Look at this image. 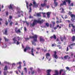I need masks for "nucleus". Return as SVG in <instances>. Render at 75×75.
I'll use <instances>...</instances> for the list:
<instances>
[{
	"label": "nucleus",
	"instance_id": "1",
	"mask_svg": "<svg viewBox=\"0 0 75 75\" xmlns=\"http://www.w3.org/2000/svg\"><path fill=\"white\" fill-rule=\"evenodd\" d=\"M44 20H42L41 21L40 20L38 21L35 20L33 21L32 24H30V27H34V26H35V24H37V23H40V24H42Z\"/></svg>",
	"mask_w": 75,
	"mask_h": 75
},
{
	"label": "nucleus",
	"instance_id": "2",
	"mask_svg": "<svg viewBox=\"0 0 75 75\" xmlns=\"http://www.w3.org/2000/svg\"><path fill=\"white\" fill-rule=\"evenodd\" d=\"M38 38V36L36 35H35L33 36H29V38H33V41H32V43L33 45H35V42H38V40H37V38Z\"/></svg>",
	"mask_w": 75,
	"mask_h": 75
},
{
	"label": "nucleus",
	"instance_id": "3",
	"mask_svg": "<svg viewBox=\"0 0 75 75\" xmlns=\"http://www.w3.org/2000/svg\"><path fill=\"white\" fill-rule=\"evenodd\" d=\"M67 2L68 4L69 5V4H71V0H64L63 2V3L61 4L59 7H61L62 6H63L64 5L65 6L67 5V2Z\"/></svg>",
	"mask_w": 75,
	"mask_h": 75
},
{
	"label": "nucleus",
	"instance_id": "4",
	"mask_svg": "<svg viewBox=\"0 0 75 75\" xmlns=\"http://www.w3.org/2000/svg\"><path fill=\"white\" fill-rule=\"evenodd\" d=\"M71 14H72V12H71L70 11H69V13H68V14H69V15H70V16L71 18V21H72V22L74 23V22H75V15Z\"/></svg>",
	"mask_w": 75,
	"mask_h": 75
},
{
	"label": "nucleus",
	"instance_id": "5",
	"mask_svg": "<svg viewBox=\"0 0 75 75\" xmlns=\"http://www.w3.org/2000/svg\"><path fill=\"white\" fill-rule=\"evenodd\" d=\"M11 19H12V16H10L8 21V23H9V25L10 26H12V24H14L13 21H11Z\"/></svg>",
	"mask_w": 75,
	"mask_h": 75
},
{
	"label": "nucleus",
	"instance_id": "6",
	"mask_svg": "<svg viewBox=\"0 0 75 75\" xmlns=\"http://www.w3.org/2000/svg\"><path fill=\"white\" fill-rule=\"evenodd\" d=\"M22 64V63L21 62H20L18 63H17V65H18V64H19V66L18 67V70L20 73H21V71H20V70L19 69H21V64Z\"/></svg>",
	"mask_w": 75,
	"mask_h": 75
},
{
	"label": "nucleus",
	"instance_id": "7",
	"mask_svg": "<svg viewBox=\"0 0 75 75\" xmlns=\"http://www.w3.org/2000/svg\"><path fill=\"white\" fill-rule=\"evenodd\" d=\"M47 0H44V3L41 4H40L41 7L44 8V7H46V5H47L46 3H47Z\"/></svg>",
	"mask_w": 75,
	"mask_h": 75
},
{
	"label": "nucleus",
	"instance_id": "8",
	"mask_svg": "<svg viewBox=\"0 0 75 75\" xmlns=\"http://www.w3.org/2000/svg\"><path fill=\"white\" fill-rule=\"evenodd\" d=\"M31 50V48L28 46L26 47L25 48L24 50V52H27V50Z\"/></svg>",
	"mask_w": 75,
	"mask_h": 75
},
{
	"label": "nucleus",
	"instance_id": "9",
	"mask_svg": "<svg viewBox=\"0 0 75 75\" xmlns=\"http://www.w3.org/2000/svg\"><path fill=\"white\" fill-rule=\"evenodd\" d=\"M75 45V43H73V44H71L70 45H68L70 49L71 50L72 49H73V46Z\"/></svg>",
	"mask_w": 75,
	"mask_h": 75
},
{
	"label": "nucleus",
	"instance_id": "10",
	"mask_svg": "<svg viewBox=\"0 0 75 75\" xmlns=\"http://www.w3.org/2000/svg\"><path fill=\"white\" fill-rule=\"evenodd\" d=\"M57 52L56 51H54V52L53 56L54 57V58H55V59H58V56H57Z\"/></svg>",
	"mask_w": 75,
	"mask_h": 75
},
{
	"label": "nucleus",
	"instance_id": "11",
	"mask_svg": "<svg viewBox=\"0 0 75 75\" xmlns=\"http://www.w3.org/2000/svg\"><path fill=\"white\" fill-rule=\"evenodd\" d=\"M15 31L16 32V33H21V31H20V29H19L17 30V27H16L15 29Z\"/></svg>",
	"mask_w": 75,
	"mask_h": 75
},
{
	"label": "nucleus",
	"instance_id": "12",
	"mask_svg": "<svg viewBox=\"0 0 75 75\" xmlns=\"http://www.w3.org/2000/svg\"><path fill=\"white\" fill-rule=\"evenodd\" d=\"M52 71V70L51 69H48L47 70L46 72L47 73V75H51V74H50V72Z\"/></svg>",
	"mask_w": 75,
	"mask_h": 75
},
{
	"label": "nucleus",
	"instance_id": "13",
	"mask_svg": "<svg viewBox=\"0 0 75 75\" xmlns=\"http://www.w3.org/2000/svg\"><path fill=\"white\" fill-rule=\"evenodd\" d=\"M40 42H44L45 41V40L43 38L40 36Z\"/></svg>",
	"mask_w": 75,
	"mask_h": 75
},
{
	"label": "nucleus",
	"instance_id": "14",
	"mask_svg": "<svg viewBox=\"0 0 75 75\" xmlns=\"http://www.w3.org/2000/svg\"><path fill=\"white\" fill-rule=\"evenodd\" d=\"M51 40H52V38H54V40H56L57 39V36L55 35H53V36H51L50 38Z\"/></svg>",
	"mask_w": 75,
	"mask_h": 75
},
{
	"label": "nucleus",
	"instance_id": "15",
	"mask_svg": "<svg viewBox=\"0 0 75 75\" xmlns=\"http://www.w3.org/2000/svg\"><path fill=\"white\" fill-rule=\"evenodd\" d=\"M64 58L65 59H69L71 58V57L68 55H67L64 56Z\"/></svg>",
	"mask_w": 75,
	"mask_h": 75
},
{
	"label": "nucleus",
	"instance_id": "16",
	"mask_svg": "<svg viewBox=\"0 0 75 75\" xmlns=\"http://www.w3.org/2000/svg\"><path fill=\"white\" fill-rule=\"evenodd\" d=\"M47 18H49L50 17V15L51 14V12H48L46 13Z\"/></svg>",
	"mask_w": 75,
	"mask_h": 75
},
{
	"label": "nucleus",
	"instance_id": "17",
	"mask_svg": "<svg viewBox=\"0 0 75 75\" xmlns=\"http://www.w3.org/2000/svg\"><path fill=\"white\" fill-rule=\"evenodd\" d=\"M8 8L9 9H11L12 10H13V7L12 6L11 4H10V5L8 6Z\"/></svg>",
	"mask_w": 75,
	"mask_h": 75
},
{
	"label": "nucleus",
	"instance_id": "18",
	"mask_svg": "<svg viewBox=\"0 0 75 75\" xmlns=\"http://www.w3.org/2000/svg\"><path fill=\"white\" fill-rule=\"evenodd\" d=\"M60 38L61 41H63L64 40H66V37L65 36L64 37V38H63L62 37H60Z\"/></svg>",
	"mask_w": 75,
	"mask_h": 75
},
{
	"label": "nucleus",
	"instance_id": "19",
	"mask_svg": "<svg viewBox=\"0 0 75 75\" xmlns=\"http://www.w3.org/2000/svg\"><path fill=\"white\" fill-rule=\"evenodd\" d=\"M71 41L72 42H74L75 40V36H73L71 38Z\"/></svg>",
	"mask_w": 75,
	"mask_h": 75
},
{
	"label": "nucleus",
	"instance_id": "20",
	"mask_svg": "<svg viewBox=\"0 0 75 75\" xmlns=\"http://www.w3.org/2000/svg\"><path fill=\"white\" fill-rule=\"evenodd\" d=\"M34 49L33 48H31V55H33V56H34Z\"/></svg>",
	"mask_w": 75,
	"mask_h": 75
},
{
	"label": "nucleus",
	"instance_id": "21",
	"mask_svg": "<svg viewBox=\"0 0 75 75\" xmlns=\"http://www.w3.org/2000/svg\"><path fill=\"white\" fill-rule=\"evenodd\" d=\"M4 34L6 35H8V33H7V28H6L5 30V32L4 33Z\"/></svg>",
	"mask_w": 75,
	"mask_h": 75
},
{
	"label": "nucleus",
	"instance_id": "22",
	"mask_svg": "<svg viewBox=\"0 0 75 75\" xmlns=\"http://www.w3.org/2000/svg\"><path fill=\"white\" fill-rule=\"evenodd\" d=\"M55 74H54L53 75H59V72H58V71L57 70H56L55 71Z\"/></svg>",
	"mask_w": 75,
	"mask_h": 75
},
{
	"label": "nucleus",
	"instance_id": "23",
	"mask_svg": "<svg viewBox=\"0 0 75 75\" xmlns=\"http://www.w3.org/2000/svg\"><path fill=\"white\" fill-rule=\"evenodd\" d=\"M56 0H54V4L55 7H57L58 6V2H56Z\"/></svg>",
	"mask_w": 75,
	"mask_h": 75
},
{
	"label": "nucleus",
	"instance_id": "24",
	"mask_svg": "<svg viewBox=\"0 0 75 75\" xmlns=\"http://www.w3.org/2000/svg\"><path fill=\"white\" fill-rule=\"evenodd\" d=\"M63 71L65 72V70L62 69L60 70L59 71V74L60 75H61V74H62V72H63Z\"/></svg>",
	"mask_w": 75,
	"mask_h": 75
},
{
	"label": "nucleus",
	"instance_id": "25",
	"mask_svg": "<svg viewBox=\"0 0 75 75\" xmlns=\"http://www.w3.org/2000/svg\"><path fill=\"white\" fill-rule=\"evenodd\" d=\"M48 57H50V54L49 53H47L46 54V58L47 59H48Z\"/></svg>",
	"mask_w": 75,
	"mask_h": 75
},
{
	"label": "nucleus",
	"instance_id": "26",
	"mask_svg": "<svg viewBox=\"0 0 75 75\" xmlns=\"http://www.w3.org/2000/svg\"><path fill=\"white\" fill-rule=\"evenodd\" d=\"M16 38L15 37L13 39V41L14 43L16 44V42L17 41L16 39Z\"/></svg>",
	"mask_w": 75,
	"mask_h": 75
},
{
	"label": "nucleus",
	"instance_id": "27",
	"mask_svg": "<svg viewBox=\"0 0 75 75\" xmlns=\"http://www.w3.org/2000/svg\"><path fill=\"white\" fill-rule=\"evenodd\" d=\"M35 74V71L34 70L31 71V75H34Z\"/></svg>",
	"mask_w": 75,
	"mask_h": 75
},
{
	"label": "nucleus",
	"instance_id": "28",
	"mask_svg": "<svg viewBox=\"0 0 75 75\" xmlns=\"http://www.w3.org/2000/svg\"><path fill=\"white\" fill-rule=\"evenodd\" d=\"M4 69V71H7V65L5 66Z\"/></svg>",
	"mask_w": 75,
	"mask_h": 75
},
{
	"label": "nucleus",
	"instance_id": "29",
	"mask_svg": "<svg viewBox=\"0 0 75 75\" xmlns=\"http://www.w3.org/2000/svg\"><path fill=\"white\" fill-rule=\"evenodd\" d=\"M62 11H61V13H65V11H64V9L63 8H62Z\"/></svg>",
	"mask_w": 75,
	"mask_h": 75
},
{
	"label": "nucleus",
	"instance_id": "30",
	"mask_svg": "<svg viewBox=\"0 0 75 75\" xmlns=\"http://www.w3.org/2000/svg\"><path fill=\"white\" fill-rule=\"evenodd\" d=\"M74 3H71V4H69V7H71V6H72V7H73V6H74Z\"/></svg>",
	"mask_w": 75,
	"mask_h": 75
},
{
	"label": "nucleus",
	"instance_id": "31",
	"mask_svg": "<svg viewBox=\"0 0 75 75\" xmlns=\"http://www.w3.org/2000/svg\"><path fill=\"white\" fill-rule=\"evenodd\" d=\"M4 40H5V41H7V42H8V41H9V39L6 38V37H4Z\"/></svg>",
	"mask_w": 75,
	"mask_h": 75
},
{
	"label": "nucleus",
	"instance_id": "32",
	"mask_svg": "<svg viewBox=\"0 0 75 75\" xmlns=\"http://www.w3.org/2000/svg\"><path fill=\"white\" fill-rule=\"evenodd\" d=\"M45 25L47 27H48L49 26V23H45Z\"/></svg>",
	"mask_w": 75,
	"mask_h": 75
},
{
	"label": "nucleus",
	"instance_id": "33",
	"mask_svg": "<svg viewBox=\"0 0 75 75\" xmlns=\"http://www.w3.org/2000/svg\"><path fill=\"white\" fill-rule=\"evenodd\" d=\"M29 13H31V12L32 11V9H31V7H30V8H29Z\"/></svg>",
	"mask_w": 75,
	"mask_h": 75
},
{
	"label": "nucleus",
	"instance_id": "34",
	"mask_svg": "<svg viewBox=\"0 0 75 75\" xmlns=\"http://www.w3.org/2000/svg\"><path fill=\"white\" fill-rule=\"evenodd\" d=\"M8 73V71H7L6 72V71H4V75H7V73Z\"/></svg>",
	"mask_w": 75,
	"mask_h": 75
},
{
	"label": "nucleus",
	"instance_id": "35",
	"mask_svg": "<svg viewBox=\"0 0 75 75\" xmlns=\"http://www.w3.org/2000/svg\"><path fill=\"white\" fill-rule=\"evenodd\" d=\"M16 38H18V41H20V40L21 39V38L19 37V36H17L16 37Z\"/></svg>",
	"mask_w": 75,
	"mask_h": 75
},
{
	"label": "nucleus",
	"instance_id": "36",
	"mask_svg": "<svg viewBox=\"0 0 75 75\" xmlns=\"http://www.w3.org/2000/svg\"><path fill=\"white\" fill-rule=\"evenodd\" d=\"M33 4L35 6H36V2L35 1H33Z\"/></svg>",
	"mask_w": 75,
	"mask_h": 75
},
{
	"label": "nucleus",
	"instance_id": "37",
	"mask_svg": "<svg viewBox=\"0 0 75 75\" xmlns=\"http://www.w3.org/2000/svg\"><path fill=\"white\" fill-rule=\"evenodd\" d=\"M57 47H59V49H61L62 48V46H60V45H58L57 46Z\"/></svg>",
	"mask_w": 75,
	"mask_h": 75
},
{
	"label": "nucleus",
	"instance_id": "38",
	"mask_svg": "<svg viewBox=\"0 0 75 75\" xmlns=\"http://www.w3.org/2000/svg\"><path fill=\"white\" fill-rule=\"evenodd\" d=\"M8 22H7V21H5V24L6 25H8Z\"/></svg>",
	"mask_w": 75,
	"mask_h": 75
},
{
	"label": "nucleus",
	"instance_id": "39",
	"mask_svg": "<svg viewBox=\"0 0 75 75\" xmlns=\"http://www.w3.org/2000/svg\"><path fill=\"white\" fill-rule=\"evenodd\" d=\"M37 16L38 17H40L41 16V14L40 13H37Z\"/></svg>",
	"mask_w": 75,
	"mask_h": 75
},
{
	"label": "nucleus",
	"instance_id": "40",
	"mask_svg": "<svg viewBox=\"0 0 75 75\" xmlns=\"http://www.w3.org/2000/svg\"><path fill=\"white\" fill-rule=\"evenodd\" d=\"M24 70H25V72L27 73V68H24Z\"/></svg>",
	"mask_w": 75,
	"mask_h": 75
},
{
	"label": "nucleus",
	"instance_id": "41",
	"mask_svg": "<svg viewBox=\"0 0 75 75\" xmlns=\"http://www.w3.org/2000/svg\"><path fill=\"white\" fill-rule=\"evenodd\" d=\"M56 44L55 43H54V44H52V47H54V46H56Z\"/></svg>",
	"mask_w": 75,
	"mask_h": 75
},
{
	"label": "nucleus",
	"instance_id": "42",
	"mask_svg": "<svg viewBox=\"0 0 75 75\" xmlns=\"http://www.w3.org/2000/svg\"><path fill=\"white\" fill-rule=\"evenodd\" d=\"M52 23L53 26H54V25H55V22H52Z\"/></svg>",
	"mask_w": 75,
	"mask_h": 75
},
{
	"label": "nucleus",
	"instance_id": "43",
	"mask_svg": "<svg viewBox=\"0 0 75 75\" xmlns=\"http://www.w3.org/2000/svg\"><path fill=\"white\" fill-rule=\"evenodd\" d=\"M15 72L16 73V74H17V75H18V71L16 70V71H15Z\"/></svg>",
	"mask_w": 75,
	"mask_h": 75
},
{
	"label": "nucleus",
	"instance_id": "44",
	"mask_svg": "<svg viewBox=\"0 0 75 75\" xmlns=\"http://www.w3.org/2000/svg\"><path fill=\"white\" fill-rule=\"evenodd\" d=\"M28 3L26 2V7H27V8H28Z\"/></svg>",
	"mask_w": 75,
	"mask_h": 75
},
{
	"label": "nucleus",
	"instance_id": "45",
	"mask_svg": "<svg viewBox=\"0 0 75 75\" xmlns=\"http://www.w3.org/2000/svg\"><path fill=\"white\" fill-rule=\"evenodd\" d=\"M6 16H8V11L6 12Z\"/></svg>",
	"mask_w": 75,
	"mask_h": 75
},
{
	"label": "nucleus",
	"instance_id": "46",
	"mask_svg": "<svg viewBox=\"0 0 75 75\" xmlns=\"http://www.w3.org/2000/svg\"><path fill=\"white\" fill-rule=\"evenodd\" d=\"M46 6H45V7H47V8H49L50 7V5L47 6V4L46 5Z\"/></svg>",
	"mask_w": 75,
	"mask_h": 75
},
{
	"label": "nucleus",
	"instance_id": "47",
	"mask_svg": "<svg viewBox=\"0 0 75 75\" xmlns=\"http://www.w3.org/2000/svg\"><path fill=\"white\" fill-rule=\"evenodd\" d=\"M23 13V11H18V13H19V14H20V13Z\"/></svg>",
	"mask_w": 75,
	"mask_h": 75
},
{
	"label": "nucleus",
	"instance_id": "48",
	"mask_svg": "<svg viewBox=\"0 0 75 75\" xmlns=\"http://www.w3.org/2000/svg\"><path fill=\"white\" fill-rule=\"evenodd\" d=\"M25 23H26L27 25V26H28V25H29V23H27V22H25Z\"/></svg>",
	"mask_w": 75,
	"mask_h": 75
},
{
	"label": "nucleus",
	"instance_id": "49",
	"mask_svg": "<svg viewBox=\"0 0 75 75\" xmlns=\"http://www.w3.org/2000/svg\"><path fill=\"white\" fill-rule=\"evenodd\" d=\"M29 39H30V38H25V40H26V41H27V40H29Z\"/></svg>",
	"mask_w": 75,
	"mask_h": 75
},
{
	"label": "nucleus",
	"instance_id": "50",
	"mask_svg": "<svg viewBox=\"0 0 75 75\" xmlns=\"http://www.w3.org/2000/svg\"><path fill=\"white\" fill-rule=\"evenodd\" d=\"M66 69H67V70H69V71H70L69 70V68L68 67H66Z\"/></svg>",
	"mask_w": 75,
	"mask_h": 75
},
{
	"label": "nucleus",
	"instance_id": "51",
	"mask_svg": "<svg viewBox=\"0 0 75 75\" xmlns=\"http://www.w3.org/2000/svg\"><path fill=\"white\" fill-rule=\"evenodd\" d=\"M69 48L67 46V47L66 51H69Z\"/></svg>",
	"mask_w": 75,
	"mask_h": 75
},
{
	"label": "nucleus",
	"instance_id": "52",
	"mask_svg": "<svg viewBox=\"0 0 75 75\" xmlns=\"http://www.w3.org/2000/svg\"><path fill=\"white\" fill-rule=\"evenodd\" d=\"M30 69L31 71H33V67H30Z\"/></svg>",
	"mask_w": 75,
	"mask_h": 75
},
{
	"label": "nucleus",
	"instance_id": "53",
	"mask_svg": "<svg viewBox=\"0 0 75 75\" xmlns=\"http://www.w3.org/2000/svg\"><path fill=\"white\" fill-rule=\"evenodd\" d=\"M24 30L25 31H27V28H26V27H24Z\"/></svg>",
	"mask_w": 75,
	"mask_h": 75
},
{
	"label": "nucleus",
	"instance_id": "54",
	"mask_svg": "<svg viewBox=\"0 0 75 75\" xmlns=\"http://www.w3.org/2000/svg\"><path fill=\"white\" fill-rule=\"evenodd\" d=\"M16 65V64L15 63H13L12 64V66L13 67H14V66H15Z\"/></svg>",
	"mask_w": 75,
	"mask_h": 75
},
{
	"label": "nucleus",
	"instance_id": "55",
	"mask_svg": "<svg viewBox=\"0 0 75 75\" xmlns=\"http://www.w3.org/2000/svg\"><path fill=\"white\" fill-rule=\"evenodd\" d=\"M36 49L38 50H40L41 49V48H40V47H37L36 48Z\"/></svg>",
	"mask_w": 75,
	"mask_h": 75
},
{
	"label": "nucleus",
	"instance_id": "56",
	"mask_svg": "<svg viewBox=\"0 0 75 75\" xmlns=\"http://www.w3.org/2000/svg\"><path fill=\"white\" fill-rule=\"evenodd\" d=\"M29 7H30L31 6H33V4H32V3H30V4L29 5Z\"/></svg>",
	"mask_w": 75,
	"mask_h": 75
},
{
	"label": "nucleus",
	"instance_id": "57",
	"mask_svg": "<svg viewBox=\"0 0 75 75\" xmlns=\"http://www.w3.org/2000/svg\"><path fill=\"white\" fill-rule=\"evenodd\" d=\"M68 18V17H67V15H66L64 17V18L65 19H66V18Z\"/></svg>",
	"mask_w": 75,
	"mask_h": 75
},
{
	"label": "nucleus",
	"instance_id": "58",
	"mask_svg": "<svg viewBox=\"0 0 75 75\" xmlns=\"http://www.w3.org/2000/svg\"><path fill=\"white\" fill-rule=\"evenodd\" d=\"M20 44V42H18V41H17V43H16V44L17 45H18V44Z\"/></svg>",
	"mask_w": 75,
	"mask_h": 75
},
{
	"label": "nucleus",
	"instance_id": "59",
	"mask_svg": "<svg viewBox=\"0 0 75 75\" xmlns=\"http://www.w3.org/2000/svg\"><path fill=\"white\" fill-rule=\"evenodd\" d=\"M61 17L63 18V19H64V17H63V15H62L61 16Z\"/></svg>",
	"mask_w": 75,
	"mask_h": 75
},
{
	"label": "nucleus",
	"instance_id": "60",
	"mask_svg": "<svg viewBox=\"0 0 75 75\" xmlns=\"http://www.w3.org/2000/svg\"><path fill=\"white\" fill-rule=\"evenodd\" d=\"M56 18L57 19V20H59V19H58V17L57 16L56 17Z\"/></svg>",
	"mask_w": 75,
	"mask_h": 75
},
{
	"label": "nucleus",
	"instance_id": "61",
	"mask_svg": "<svg viewBox=\"0 0 75 75\" xmlns=\"http://www.w3.org/2000/svg\"><path fill=\"white\" fill-rule=\"evenodd\" d=\"M50 28H51L52 27V24H50Z\"/></svg>",
	"mask_w": 75,
	"mask_h": 75
},
{
	"label": "nucleus",
	"instance_id": "62",
	"mask_svg": "<svg viewBox=\"0 0 75 75\" xmlns=\"http://www.w3.org/2000/svg\"><path fill=\"white\" fill-rule=\"evenodd\" d=\"M54 30H57V27H55L54 28Z\"/></svg>",
	"mask_w": 75,
	"mask_h": 75
},
{
	"label": "nucleus",
	"instance_id": "63",
	"mask_svg": "<svg viewBox=\"0 0 75 75\" xmlns=\"http://www.w3.org/2000/svg\"><path fill=\"white\" fill-rule=\"evenodd\" d=\"M56 23L57 24H58L59 23V22L58 21H56Z\"/></svg>",
	"mask_w": 75,
	"mask_h": 75
},
{
	"label": "nucleus",
	"instance_id": "64",
	"mask_svg": "<svg viewBox=\"0 0 75 75\" xmlns=\"http://www.w3.org/2000/svg\"><path fill=\"white\" fill-rule=\"evenodd\" d=\"M60 23H62V19H60Z\"/></svg>",
	"mask_w": 75,
	"mask_h": 75
}]
</instances>
